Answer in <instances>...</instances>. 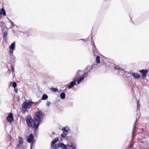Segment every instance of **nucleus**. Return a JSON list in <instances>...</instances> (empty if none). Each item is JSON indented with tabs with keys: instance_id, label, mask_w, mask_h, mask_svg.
Returning <instances> with one entry per match:
<instances>
[{
	"instance_id": "24",
	"label": "nucleus",
	"mask_w": 149,
	"mask_h": 149,
	"mask_svg": "<svg viewBox=\"0 0 149 149\" xmlns=\"http://www.w3.org/2000/svg\"><path fill=\"white\" fill-rule=\"evenodd\" d=\"M48 98V96L46 94H44L42 97L41 100H46Z\"/></svg>"
},
{
	"instance_id": "2",
	"label": "nucleus",
	"mask_w": 149,
	"mask_h": 149,
	"mask_svg": "<svg viewBox=\"0 0 149 149\" xmlns=\"http://www.w3.org/2000/svg\"><path fill=\"white\" fill-rule=\"evenodd\" d=\"M32 101L29 100L25 101L22 105V111L23 113H25L28 111V109H29L33 103Z\"/></svg>"
},
{
	"instance_id": "4",
	"label": "nucleus",
	"mask_w": 149,
	"mask_h": 149,
	"mask_svg": "<svg viewBox=\"0 0 149 149\" xmlns=\"http://www.w3.org/2000/svg\"><path fill=\"white\" fill-rule=\"evenodd\" d=\"M27 141L28 143H31L30 149H32V146L34 144V136L32 133H31L27 139Z\"/></svg>"
},
{
	"instance_id": "10",
	"label": "nucleus",
	"mask_w": 149,
	"mask_h": 149,
	"mask_svg": "<svg viewBox=\"0 0 149 149\" xmlns=\"http://www.w3.org/2000/svg\"><path fill=\"white\" fill-rule=\"evenodd\" d=\"M55 148H57L59 147L62 148V149H66L67 148L66 146L64 143L60 142L58 144L57 147L55 146Z\"/></svg>"
},
{
	"instance_id": "18",
	"label": "nucleus",
	"mask_w": 149,
	"mask_h": 149,
	"mask_svg": "<svg viewBox=\"0 0 149 149\" xmlns=\"http://www.w3.org/2000/svg\"><path fill=\"white\" fill-rule=\"evenodd\" d=\"M100 58L99 55L97 56L96 57V63H95V65H97V63H100Z\"/></svg>"
},
{
	"instance_id": "23",
	"label": "nucleus",
	"mask_w": 149,
	"mask_h": 149,
	"mask_svg": "<svg viewBox=\"0 0 149 149\" xmlns=\"http://www.w3.org/2000/svg\"><path fill=\"white\" fill-rule=\"evenodd\" d=\"M140 105L139 103V101H138L137 102V113H139L140 111Z\"/></svg>"
},
{
	"instance_id": "31",
	"label": "nucleus",
	"mask_w": 149,
	"mask_h": 149,
	"mask_svg": "<svg viewBox=\"0 0 149 149\" xmlns=\"http://www.w3.org/2000/svg\"><path fill=\"white\" fill-rule=\"evenodd\" d=\"M11 68L12 70L13 73L14 72V65L12 63H11Z\"/></svg>"
},
{
	"instance_id": "32",
	"label": "nucleus",
	"mask_w": 149,
	"mask_h": 149,
	"mask_svg": "<svg viewBox=\"0 0 149 149\" xmlns=\"http://www.w3.org/2000/svg\"><path fill=\"white\" fill-rule=\"evenodd\" d=\"M14 50H12V49H10V51H9V55H13V51Z\"/></svg>"
},
{
	"instance_id": "30",
	"label": "nucleus",
	"mask_w": 149,
	"mask_h": 149,
	"mask_svg": "<svg viewBox=\"0 0 149 149\" xmlns=\"http://www.w3.org/2000/svg\"><path fill=\"white\" fill-rule=\"evenodd\" d=\"M14 88H16L17 87V84L15 82H13L12 84Z\"/></svg>"
},
{
	"instance_id": "16",
	"label": "nucleus",
	"mask_w": 149,
	"mask_h": 149,
	"mask_svg": "<svg viewBox=\"0 0 149 149\" xmlns=\"http://www.w3.org/2000/svg\"><path fill=\"white\" fill-rule=\"evenodd\" d=\"M131 74L136 79L139 78L141 77L140 75L137 73H135L134 72L132 73Z\"/></svg>"
},
{
	"instance_id": "3",
	"label": "nucleus",
	"mask_w": 149,
	"mask_h": 149,
	"mask_svg": "<svg viewBox=\"0 0 149 149\" xmlns=\"http://www.w3.org/2000/svg\"><path fill=\"white\" fill-rule=\"evenodd\" d=\"M44 117V114L42 111H38L37 112L34 116V119L35 120L39 123V124L41 122L40 119H42Z\"/></svg>"
},
{
	"instance_id": "22",
	"label": "nucleus",
	"mask_w": 149,
	"mask_h": 149,
	"mask_svg": "<svg viewBox=\"0 0 149 149\" xmlns=\"http://www.w3.org/2000/svg\"><path fill=\"white\" fill-rule=\"evenodd\" d=\"M60 97L61 99H64L65 97V94L64 92L61 93L60 94Z\"/></svg>"
},
{
	"instance_id": "8",
	"label": "nucleus",
	"mask_w": 149,
	"mask_h": 149,
	"mask_svg": "<svg viewBox=\"0 0 149 149\" xmlns=\"http://www.w3.org/2000/svg\"><path fill=\"white\" fill-rule=\"evenodd\" d=\"M77 81V80L75 79L73 80V81L70 82L68 86V88L69 89L72 88L75 85H76V82Z\"/></svg>"
},
{
	"instance_id": "6",
	"label": "nucleus",
	"mask_w": 149,
	"mask_h": 149,
	"mask_svg": "<svg viewBox=\"0 0 149 149\" xmlns=\"http://www.w3.org/2000/svg\"><path fill=\"white\" fill-rule=\"evenodd\" d=\"M7 120L10 123H11L14 121L13 115L12 113H10L7 118Z\"/></svg>"
},
{
	"instance_id": "15",
	"label": "nucleus",
	"mask_w": 149,
	"mask_h": 149,
	"mask_svg": "<svg viewBox=\"0 0 149 149\" xmlns=\"http://www.w3.org/2000/svg\"><path fill=\"white\" fill-rule=\"evenodd\" d=\"M70 129L69 128L68 126H65L64 127H63L62 129V130L63 131V132H68L69 131Z\"/></svg>"
},
{
	"instance_id": "25",
	"label": "nucleus",
	"mask_w": 149,
	"mask_h": 149,
	"mask_svg": "<svg viewBox=\"0 0 149 149\" xmlns=\"http://www.w3.org/2000/svg\"><path fill=\"white\" fill-rule=\"evenodd\" d=\"M114 69L115 70H119L123 71L125 73L126 72L123 69L119 67L118 66H116V67H115L114 68Z\"/></svg>"
},
{
	"instance_id": "17",
	"label": "nucleus",
	"mask_w": 149,
	"mask_h": 149,
	"mask_svg": "<svg viewBox=\"0 0 149 149\" xmlns=\"http://www.w3.org/2000/svg\"><path fill=\"white\" fill-rule=\"evenodd\" d=\"M58 140V138H54L52 141L51 145V146H53L54 144L56 143Z\"/></svg>"
},
{
	"instance_id": "33",
	"label": "nucleus",
	"mask_w": 149,
	"mask_h": 149,
	"mask_svg": "<svg viewBox=\"0 0 149 149\" xmlns=\"http://www.w3.org/2000/svg\"><path fill=\"white\" fill-rule=\"evenodd\" d=\"M8 34L7 31L4 32L3 33V36L5 37H6L8 36Z\"/></svg>"
},
{
	"instance_id": "39",
	"label": "nucleus",
	"mask_w": 149,
	"mask_h": 149,
	"mask_svg": "<svg viewBox=\"0 0 149 149\" xmlns=\"http://www.w3.org/2000/svg\"><path fill=\"white\" fill-rule=\"evenodd\" d=\"M80 40H84L83 39H80Z\"/></svg>"
},
{
	"instance_id": "26",
	"label": "nucleus",
	"mask_w": 149,
	"mask_h": 149,
	"mask_svg": "<svg viewBox=\"0 0 149 149\" xmlns=\"http://www.w3.org/2000/svg\"><path fill=\"white\" fill-rule=\"evenodd\" d=\"M70 146L73 149H76V144L74 143H71V145Z\"/></svg>"
},
{
	"instance_id": "21",
	"label": "nucleus",
	"mask_w": 149,
	"mask_h": 149,
	"mask_svg": "<svg viewBox=\"0 0 149 149\" xmlns=\"http://www.w3.org/2000/svg\"><path fill=\"white\" fill-rule=\"evenodd\" d=\"M8 20L9 21V22H10L11 24V26H10V28H13L15 26H17L16 24H15L14 22L11 21L9 18H8Z\"/></svg>"
},
{
	"instance_id": "20",
	"label": "nucleus",
	"mask_w": 149,
	"mask_h": 149,
	"mask_svg": "<svg viewBox=\"0 0 149 149\" xmlns=\"http://www.w3.org/2000/svg\"><path fill=\"white\" fill-rule=\"evenodd\" d=\"M0 13L1 14V16H2V14L4 16L6 15V12L5 10L3 8H2L1 9Z\"/></svg>"
},
{
	"instance_id": "5",
	"label": "nucleus",
	"mask_w": 149,
	"mask_h": 149,
	"mask_svg": "<svg viewBox=\"0 0 149 149\" xmlns=\"http://www.w3.org/2000/svg\"><path fill=\"white\" fill-rule=\"evenodd\" d=\"M95 63L94 64H93L91 65H88L85 69V71L84 73V75L87 76L88 73L91 72L93 68L94 67V66L95 65Z\"/></svg>"
},
{
	"instance_id": "38",
	"label": "nucleus",
	"mask_w": 149,
	"mask_h": 149,
	"mask_svg": "<svg viewBox=\"0 0 149 149\" xmlns=\"http://www.w3.org/2000/svg\"><path fill=\"white\" fill-rule=\"evenodd\" d=\"M64 133H65V134L66 135H67L68 132H64Z\"/></svg>"
},
{
	"instance_id": "12",
	"label": "nucleus",
	"mask_w": 149,
	"mask_h": 149,
	"mask_svg": "<svg viewBox=\"0 0 149 149\" xmlns=\"http://www.w3.org/2000/svg\"><path fill=\"white\" fill-rule=\"evenodd\" d=\"M93 45L92 50L93 52L94 56L96 55V54L98 53V50L94 44V42L92 43Z\"/></svg>"
},
{
	"instance_id": "36",
	"label": "nucleus",
	"mask_w": 149,
	"mask_h": 149,
	"mask_svg": "<svg viewBox=\"0 0 149 149\" xmlns=\"http://www.w3.org/2000/svg\"><path fill=\"white\" fill-rule=\"evenodd\" d=\"M51 102H48L46 103V105L47 106H49Z\"/></svg>"
},
{
	"instance_id": "14",
	"label": "nucleus",
	"mask_w": 149,
	"mask_h": 149,
	"mask_svg": "<svg viewBox=\"0 0 149 149\" xmlns=\"http://www.w3.org/2000/svg\"><path fill=\"white\" fill-rule=\"evenodd\" d=\"M15 42H13L9 47V48L10 49L15 50Z\"/></svg>"
},
{
	"instance_id": "11",
	"label": "nucleus",
	"mask_w": 149,
	"mask_h": 149,
	"mask_svg": "<svg viewBox=\"0 0 149 149\" xmlns=\"http://www.w3.org/2000/svg\"><path fill=\"white\" fill-rule=\"evenodd\" d=\"M148 70L142 69L140 70L139 72L141 73L143 77H145L146 76Z\"/></svg>"
},
{
	"instance_id": "19",
	"label": "nucleus",
	"mask_w": 149,
	"mask_h": 149,
	"mask_svg": "<svg viewBox=\"0 0 149 149\" xmlns=\"http://www.w3.org/2000/svg\"><path fill=\"white\" fill-rule=\"evenodd\" d=\"M10 57V61L14 62L15 61V57L14 55H9Z\"/></svg>"
},
{
	"instance_id": "13",
	"label": "nucleus",
	"mask_w": 149,
	"mask_h": 149,
	"mask_svg": "<svg viewBox=\"0 0 149 149\" xmlns=\"http://www.w3.org/2000/svg\"><path fill=\"white\" fill-rule=\"evenodd\" d=\"M86 75H84V73L82 75V76H81V77H79V79L77 81V84H79L80 83L85 79V77H86Z\"/></svg>"
},
{
	"instance_id": "28",
	"label": "nucleus",
	"mask_w": 149,
	"mask_h": 149,
	"mask_svg": "<svg viewBox=\"0 0 149 149\" xmlns=\"http://www.w3.org/2000/svg\"><path fill=\"white\" fill-rule=\"evenodd\" d=\"M50 90L51 91H52L54 92H57L58 90V88H54L53 87L51 88H50Z\"/></svg>"
},
{
	"instance_id": "29",
	"label": "nucleus",
	"mask_w": 149,
	"mask_h": 149,
	"mask_svg": "<svg viewBox=\"0 0 149 149\" xmlns=\"http://www.w3.org/2000/svg\"><path fill=\"white\" fill-rule=\"evenodd\" d=\"M61 136L63 138H67V135H66V134H65V133L64 132H63L62 134H61Z\"/></svg>"
},
{
	"instance_id": "7",
	"label": "nucleus",
	"mask_w": 149,
	"mask_h": 149,
	"mask_svg": "<svg viewBox=\"0 0 149 149\" xmlns=\"http://www.w3.org/2000/svg\"><path fill=\"white\" fill-rule=\"evenodd\" d=\"M84 72L81 70H79L78 71L76 74V76L74 77V79L77 80L79 77L81 76H82V75L84 74Z\"/></svg>"
},
{
	"instance_id": "34",
	"label": "nucleus",
	"mask_w": 149,
	"mask_h": 149,
	"mask_svg": "<svg viewBox=\"0 0 149 149\" xmlns=\"http://www.w3.org/2000/svg\"><path fill=\"white\" fill-rule=\"evenodd\" d=\"M22 144H19V143H18V144H17L16 145V148L17 149L20 147H21L22 146Z\"/></svg>"
},
{
	"instance_id": "1",
	"label": "nucleus",
	"mask_w": 149,
	"mask_h": 149,
	"mask_svg": "<svg viewBox=\"0 0 149 149\" xmlns=\"http://www.w3.org/2000/svg\"><path fill=\"white\" fill-rule=\"evenodd\" d=\"M26 122L29 127H33L34 130H36L38 128L39 123H36L35 121L33 119L31 116H28L26 118Z\"/></svg>"
},
{
	"instance_id": "9",
	"label": "nucleus",
	"mask_w": 149,
	"mask_h": 149,
	"mask_svg": "<svg viewBox=\"0 0 149 149\" xmlns=\"http://www.w3.org/2000/svg\"><path fill=\"white\" fill-rule=\"evenodd\" d=\"M138 120V119L137 118H136V121L134 123V128L133 130V133H132V138H133L134 136H136L135 134V133L136 132V128H137V124L136 123L137 121Z\"/></svg>"
},
{
	"instance_id": "37",
	"label": "nucleus",
	"mask_w": 149,
	"mask_h": 149,
	"mask_svg": "<svg viewBox=\"0 0 149 149\" xmlns=\"http://www.w3.org/2000/svg\"><path fill=\"white\" fill-rule=\"evenodd\" d=\"M52 134L53 135H54V134H55V133H54V132H52Z\"/></svg>"
},
{
	"instance_id": "27",
	"label": "nucleus",
	"mask_w": 149,
	"mask_h": 149,
	"mask_svg": "<svg viewBox=\"0 0 149 149\" xmlns=\"http://www.w3.org/2000/svg\"><path fill=\"white\" fill-rule=\"evenodd\" d=\"M19 143L22 145L23 143V138L20 137H19Z\"/></svg>"
},
{
	"instance_id": "35",
	"label": "nucleus",
	"mask_w": 149,
	"mask_h": 149,
	"mask_svg": "<svg viewBox=\"0 0 149 149\" xmlns=\"http://www.w3.org/2000/svg\"><path fill=\"white\" fill-rule=\"evenodd\" d=\"M14 90L16 93H18V89L17 88H14Z\"/></svg>"
}]
</instances>
